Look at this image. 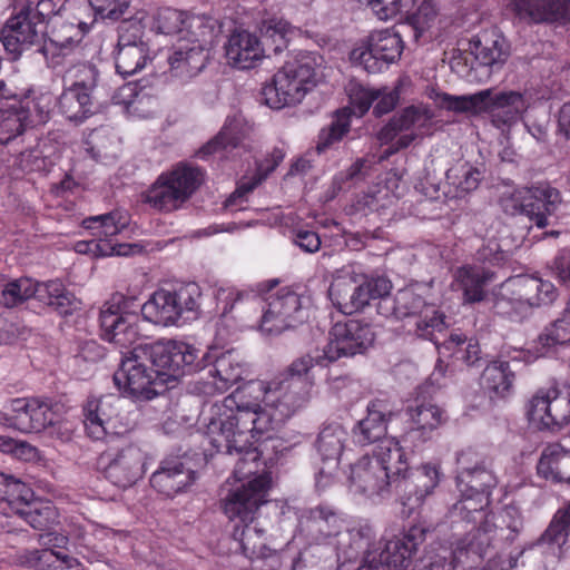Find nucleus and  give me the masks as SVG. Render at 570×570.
<instances>
[{
	"label": "nucleus",
	"mask_w": 570,
	"mask_h": 570,
	"mask_svg": "<svg viewBox=\"0 0 570 570\" xmlns=\"http://www.w3.org/2000/svg\"><path fill=\"white\" fill-rule=\"evenodd\" d=\"M258 396L247 400L244 390H236L213 404L210 433L218 442L236 438L242 444L250 433L272 436L292 415L312 399L313 383L308 380L284 379L258 383Z\"/></svg>",
	"instance_id": "nucleus-1"
},
{
	"label": "nucleus",
	"mask_w": 570,
	"mask_h": 570,
	"mask_svg": "<svg viewBox=\"0 0 570 570\" xmlns=\"http://www.w3.org/2000/svg\"><path fill=\"white\" fill-rule=\"evenodd\" d=\"M321 66L322 58L314 52H298L286 60L263 88L265 104L273 109L299 104L316 87Z\"/></svg>",
	"instance_id": "nucleus-2"
},
{
	"label": "nucleus",
	"mask_w": 570,
	"mask_h": 570,
	"mask_svg": "<svg viewBox=\"0 0 570 570\" xmlns=\"http://www.w3.org/2000/svg\"><path fill=\"white\" fill-rule=\"evenodd\" d=\"M392 285L385 277H367L355 265H345L336 269L328 288L332 304L343 314L351 315L362 311L373 299H381L379 309L391 303L387 297Z\"/></svg>",
	"instance_id": "nucleus-3"
},
{
	"label": "nucleus",
	"mask_w": 570,
	"mask_h": 570,
	"mask_svg": "<svg viewBox=\"0 0 570 570\" xmlns=\"http://www.w3.org/2000/svg\"><path fill=\"white\" fill-rule=\"evenodd\" d=\"M489 505L490 494L485 492L460 493V499L450 513L454 520L465 522L466 528L471 527L463 538L455 541L456 552L465 551L468 557L473 554L483 559L492 547L498 528L493 522V514L488 510Z\"/></svg>",
	"instance_id": "nucleus-4"
},
{
	"label": "nucleus",
	"mask_w": 570,
	"mask_h": 570,
	"mask_svg": "<svg viewBox=\"0 0 570 570\" xmlns=\"http://www.w3.org/2000/svg\"><path fill=\"white\" fill-rule=\"evenodd\" d=\"M205 180L206 174L199 166L180 161L157 177L144 200L156 210L171 213L181 208Z\"/></svg>",
	"instance_id": "nucleus-5"
},
{
	"label": "nucleus",
	"mask_w": 570,
	"mask_h": 570,
	"mask_svg": "<svg viewBox=\"0 0 570 570\" xmlns=\"http://www.w3.org/2000/svg\"><path fill=\"white\" fill-rule=\"evenodd\" d=\"M202 293L191 283L176 291L158 289L141 306L144 318L160 326H177L181 320L197 316Z\"/></svg>",
	"instance_id": "nucleus-6"
},
{
	"label": "nucleus",
	"mask_w": 570,
	"mask_h": 570,
	"mask_svg": "<svg viewBox=\"0 0 570 570\" xmlns=\"http://www.w3.org/2000/svg\"><path fill=\"white\" fill-rule=\"evenodd\" d=\"M558 292L550 281L534 276L518 275L503 282L498 291L494 307L498 313L510 315L530 307L551 304Z\"/></svg>",
	"instance_id": "nucleus-7"
},
{
	"label": "nucleus",
	"mask_w": 570,
	"mask_h": 570,
	"mask_svg": "<svg viewBox=\"0 0 570 570\" xmlns=\"http://www.w3.org/2000/svg\"><path fill=\"white\" fill-rule=\"evenodd\" d=\"M424 538V528L412 525L385 543L368 550L357 570H405Z\"/></svg>",
	"instance_id": "nucleus-8"
},
{
	"label": "nucleus",
	"mask_w": 570,
	"mask_h": 570,
	"mask_svg": "<svg viewBox=\"0 0 570 570\" xmlns=\"http://www.w3.org/2000/svg\"><path fill=\"white\" fill-rule=\"evenodd\" d=\"M120 366L114 374V381L119 391L136 402L150 401L159 394L165 380L147 365L142 357H138L136 347L122 353Z\"/></svg>",
	"instance_id": "nucleus-9"
},
{
	"label": "nucleus",
	"mask_w": 570,
	"mask_h": 570,
	"mask_svg": "<svg viewBox=\"0 0 570 570\" xmlns=\"http://www.w3.org/2000/svg\"><path fill=\"white\" fill-rule=\"evenodd\" d=\"M307 301L289 287L269 293L263 306L259 330L267 334H281L302 324L307 318Z\"/></svg>",
	"instance_id": "nucleus-10"
},
{
	"label": "nucleus",
	"mask_w": 570,
	"mask_h": 570,
	"mask_svg": "<svg viewBox=\"0 0 570 570\" xmlns=\"http://www.w3.org/2000/svg\"><path fill=\"white\" fill-rule=\"evenodd\" d=\"M434 118L433 110L425 104H416L394 115L377 132L381 144H392L395 153L409 147L415 139L429 132Z\"/></svg>",
	"instance_id": "nucleus-11"
},
{
	"label": "nucleus",
	"mask_w": 570,
	"mask_h": 570,
	"mask_svg": "<svg viewBox=\"0 0 570 570\" xmlns=\"http://www.w3.org/2000/svg\"><path fill=\"white\" fill-rule=\"evenodd\" d=\"M434 118L433 110L425 104H416L394 115L377 132L381 144H392L395 153L409 147L415 139L429 132Z\"/></svg>",
	"instance_id": "nucleus-12"
},
{
	"label": "nucleus",
	"mask_w": 570,
	"mask_h": 570,
	"mask_svg": "<svg viewBox=\"0 0 570 570\" xmlns=\"http://www.w3.org/2000/svg\"><path fill=\"white\" fill-rule=\"evenodd\" d=\"M212 417H213V404L210 405L208 412L204 416V445L208 444L213 452H225L229 455L236 454L238 456L233 476L236 481L244 483L258 476L259 465H261V453L254 443L259 441L261 439H269L271 435L263 433H250V436L247 438L246 442L242 444L236 438H228L227 442H218L217 435L214 436L210 433L212 426Z\"/></svg>",
	"instance_id": "nucleus-13"
},
{
	"label": "nucleus",
	"mask_w": 570,
	"mask_h": 570,
	"mask_svg": "<svg viewBox=\"0 0 570 570\" xmlns=\"http://www.w3.org/2000/svg\"><path fill=\"white\" fill-rule=\"evenodd\" d=\"M101 336L120 350H132L138 345L139 316L130 311V301L122 295H115L100 311Z\"/></svg>",
	"instance_id": "nucleus-14"
},
{
	"label": "nucleus",
	"mask_w": 570,
	"mask_h": 570,
	"mask_svg": "<svg viewBox=\"0 0 570 570\" xmlns=\"http://www.w3.org/2000/svg\"><path fill=\"white\" fill-rule=\"evenodd\" d=\"M529 420L540 430H560L570 423V385L540 389L530 400Z\"/></svg>",
	"instance_id": "nucleus-15"
},
{
	"label": "nucleus",
	"mask_w": 570,
	"mask_h": 570,
	"mask_svg": "<svg viewBox=\"0 0 570 570\" xmlns=\"http://www.w3.org/2000/svg\"><path fill=\"white\" fill-rule=\"evenodd\" d=\"M514 209L523 214L538 228L550 224V217L559 209L562 197L549 183H538L530 187L517 188L512 193Z\"/></svg>",
	"instance_id": "nucleus-16"
},
{
	"label": "nucleus",
	"mask_w": 570,
	"mask_h": 570,
	"mask_svg": "<svg viewBox=\"0 0 570 570\" xmlns=\"http://www.w3.org/2000/svg\"><path fill=\"white\" fill-rule=\"evenodd\" d=\"M370 324L361 320L337 322L330 331L328 343L324 347V360L334 362L365 352L374 342Z\"/></svg>",
	"instance_id": "nucleus-17"
},
{
	"label": "nucleus",
	"mask_w": 570,
	"mask_h": 570,
	"mask_svg": "<svg viewBox=\"0 0 570 570\" xmlns=\"http://www.w3.org/2000/svg\"><path fill=\"white\" fill-rule=\"evenodd\" d=\"M268 484L269 479L266 475H258L229 489L223 499V510L226 517L234 524L256 520L258 508L267 501Z\"/></svg>",
	"instance_id": "nucleus-18"
},
{
	"label": "nucleus",
	"mask_w": 570,
	"mask_h": 570,
	"mask_svg": "<svg viewBox=\"0 0 570 570\" xmlns=\"http://www.w3.org/2000/svg\"><path fill=\"white\" fill-rule=\"evenodd\" d=\"M85 26L80 21L68 20L63 16H55L48 21L41 52L49 67L61 66L72 53L86 33Z\"/></svg>",
	"instance_id": "nucleus-19"
},
{
	"label": "nucleus",
	"mask_w": 570,
	"mask_h": 570,
	"mask_svg": "<svg viewBox=\"0 0 570 570\" xmlns=\"http://www.w3.org/2000/svg\"><path fill=\"white\" fill-rule=\"evenodd\" d=\"M455 482L459 493L491 494V490L498 484V478L489 458L473 448H466L456 454Z\"/></svg>",
	"instance_id": "nucleus-20"
},
{
	"label": "nucleus",
	"mask_w": 570,
	"mask_h": 570,
	"mask_svg": "<svg viewBox=\"0 0 570 570\" xmlns=\"http://www.w3.org/2000/svg\"><path fill=\"white\" fill-rule=\"evenodd\" d=\"M346 90L350 106L338 110L331 126L321 131L317 142L320 153L340 141L350 130L351 115L362 117L368 111L376 97L374 88H367L355 82H351Z\"/></svg>",
	"instance_id": "nucleus-21"
},
{
	"label": "nucleus",
	"mask_w": 570,
	"mask_h": 570,
	"mask_svg": "<svg viewBox=\"0 0 570 570\" xmlns=\"http://www.w3.org/2000/svg\"><path fill=\"white\" fill-rule=\"evenodd\" d=\"M106 478L117 487L127 488L142 478L146 471L144 452L134 444L109 449L100 456Z\"/></svg>",
	"instance_id": "nucleus-22"
},
{
	"label": "nucleus",
	"mask_w": 570,
	"mask_h": 570,
	"mask_svg": "<svg viewBox=\"0 0 570 570\" xmlns=\"http://www.w3.org/2000/svg\"><path fill=\"white\" fill-rule=\"evenodd\" d=\"M12 425L24 433H39L59 423L58 405L46 399L19 397L9 402Z\"/></svg>",
	"instance_id": "nucleus-23"
},
{
	"label": "nucleus",
	"mask_w": 570,
	"mask_h": 570,
	"mask_svg": "<svg viewBox=\"0 0 570 570\" xmlns=\"http://www.w3.org/2000/svg\"><path fill=\"white\" fill-rule=\"evenodd\" d=\"M121 399L116 394L89 396L82 405L85 430L89 438L104 440L117 434Z\"/></svg>",
	"instance_id": "nucleus-24"
},
{
	"label": "nucleus",
	"mask_w": 570,
	"mask_h": 570,
	"mask_svg": "<svg viewBox=\"0 0 570 570\" xmlns=\"http://www.w3.org/2000/svg\"><path fill=\"white\" fill-rule=\"evenodd\" d=\"M115 60L117 72L124 77L139 72L150 60L149 48L141 39L138 22H127L121 27Z\"/></svg>",
	"instance_id": "nucleus-25"
},
{
	"label": "nucleus",
	"mask_w": 570,
	"mask_h": 570,
	"mask_svg": "<svg viewBox=\"0 0 570 570\" xmlns=\"http://www.w3.org/2000/svg\"><path fill=\"white\" fill-rule=\"evenodd\" d=\"M392 483L391 474H387L371 455H364L351 465L348 490L355 495L366 499L381 498L389 493Z\"/></svg>",
	"instance_id": "nucleus-26"
},
{
	"label": "nucleus",
	"mask_w": 570,
	"mask_h": 570,
	"mask_svg": "<svg viewBox=\"0 0 570 570\" xmlns=\"http://www.w3.org/2000/svg\"><path fill=\"white\" fill-rule=\"evenodd\" d=\"M570 342V311L564 309L562 315L544 328L539 335L535 351L530 348L504 347L502 356L512 361L531 363L539 357L546 356L557 346H563Z\"/></svg>",
	"instance_id": "nucleus-27"
},
{
	"label": "nucleus",
	"mask_w": 570,
	"mask_h": 570,
	"mask_svg": "<svg viewBox=\"0 0 570 570\" xmlns=\"http://www.w3.org/2000/svg\"><path fill=\"white\" fill-rule=\"evenodd\" d=\"M301 529L311 541L330 544L346 529V520L331 507L318 505L302 515Z\"/></svg>",
	"instance_id": "nucleus-28"
},
{
	"label": "nucleus",
	"mask_w": 570,
	"mask_h": 570,
	"mask_svg": "<svg viewBox=\"0 0 570 570\" xmlns=\"http://www.w3.org/2000/svg\"><path fill=\"white\" fill-rule=\"evenodd\" d=\"M45 36V27L20 6L2 31V43L9 52L20 53L24 48L38 43Z\"/></svg>",
	"instance_id": "nucleus-29"
},
{
	"label": "nucleus",
	"mask_w": 570,
	"mask_h": 570,
	"mask_svg": "<svg viewBox=\"0 0 570 570\" xmlns=\"http://www.w3.org/2000/svg\"><path fill=\"white\" fill-rule=\"evenodd\" d=\"M529 107L527 97L515 90L492 92L483 106L492 124L502 130L515 125Z\"/></svg>",
	"instance_id": "nucleus-30"
},
{
	"label": "nucleus",
	"mask_w": 570,
	"mask_h": 570,
	"mask_svg": "<svg viewBox=\"0 0 570 570\" xmlns=\"http://www.w3.org/2000/svg\"><path fill=\"white\" fill-rule=\"evenodd\" d=\"M225 51L228 63L240 70L256 68L266 57L259 38L247 30H235L225 45Z\"/></svg>",
	"instance_id": "nucleus-31"
},
{
	"label": "nucleus",
	"mask_w": 570,
	"mask_h": 570,
	"mask_svg": "<svg viewBox=\"0 0 570 570\" xmlns=\"http://www.w3.org/2000/svg\"><path fill=\"white\" fill-rule=\"evenodd\" d=\"M521 18L532 22H552L570 16V0H509Z\"/></svg>",
	"instance_id": "nucleus-32"
},
{
	"label": "nucleus",
	"mask_w": 570,
	"mask_h": 570,
	"mask_svg": "<svg viewBox=\"0 0 570 570\" xmlns=\"http://www.w3.org/2000/svg\"><path fill=\"white\" fill-rule=\"evenodd\" d=\"M346 440L347 432L340 424H328L322 429L316 440V450L323 462L321 476H330L337 469Z\"/></svg>",
	"instance_id": "nucleus-33"
},
{
	"label": "nucleus",
	"mask_w": 570,
	"mask_h": 570,
	"mask_svg": "<svg viewBox=\"0 0 570 570\" xmlns=\"http://www.w3.org/2000/svg\"><path fill=\"white\" fill-rule=\"evenodd\" d=\"M249 130L250 127L242 115L228 116L220 131L199 149V157H223L225 151L237 147Z\"/></svg>",
	"instance_id": "nucleus-34"
},
{
	"label": "nucleus",
	"mask_w": 570,
	"mask_h": 570,
	"mask_svg": "<svg viewBox=\"0 0 570 570\" xmlns=\"http://www.w3.org/2000/svg\"><path fill=\"white\" fill-rule=\"evenodd\" d=\"M389 414L390 411L384 401H372L367 405L366 416L360 420L353 429L354 442L362 446L381 442L387 431Z\"/></svg>",
	"instance_id": "nucleus-35"
},
{
	"label": "nucleus",
	"mask_w": 570,
	"mask_h": 570,
	"mask_svg": "<svg viewBox=\"0 0 570 570\" xmlns=\"http://www.w3.org/2000/svg\"><path fill=\"white\" fill-rule=\"evenodd\" d=\"M177 345L178 341L161 340L153 344H138L135 347L138 357L149 362L159 374V380H165L163 376L177 377Z\"/></svg>",
	"instance_id": "nucleus-36"
},
{
	"label": "nucleus",
	"mask_w": 570,
	"mask_h": 570,
	"mask_svg": "<svg viewBox=\"0 0 570 570\" xmlns=\"http://www.w3.org/2000/svg\"><path fill=\"white\" fill-rule=\"evenodd\" d=\"M209 53L195 48L189 41L178 38L173 53L168 57L170 71L175 77L188 79L198 75L206 66Z\"/></svg>",
	"instance_id": "nucleus-37"
},
{
	"label": "nucleus",
	"mask_w": 570,
	"mask_h": 570,
	"mask_svg": "<svg viewBox=\"0 0 570 570\" xmlns=\"http://www.w3.org/2000/svg\"><path fill=\"white\" fill-rule=\"evenodd\" d=\"M195 479V473L185 469L183 463L171 461L164 462L163 465L153 473L150 483L154 489L164 495L174 497L189 487Z\"/></svg>",
	"instance_id": "nucleus-38"
},
{
	"label": "nucleus",
	"mask_w": 570,
	"mask_h": 570,
	"mask_svg": "<svg viewBox=\"0 0 570 570\" xmlns=\"http://www.w3.org/2000/svg\"><path fill=\"white\" fill-rule=\"evenodd\" d=\"M375 462L391 474V481L404 479L409 471L406 453L394 438L383 439L373 450L371 455Z\"/></svg>",
	"instance_id": "nucleus-39"
},
{
	"label": "nucleus",
	"mask_w": 570,
	"mask_h": 570,
	"mask_svg": "<svg viewBox=\"0 0 570 570\" xmlns=\"http://www.w3.org/2000/svg\"><path fill=\"white\" fill-rule=\"evenodd\" d=\"M538 473L547 480L570 482V451L560 444L544 448L538 462Z\"/></svg>",
	"instance_id": "nucleus-40"
},
{
	"label": "nucleus",
	"mask_w": 570,
	"mask_h": 570,
	"mask_svg": "<svg viewBox=\"0 0 570 570\" xmlns=\"http://www.w3.org/2000/svg\"><path fill=\"white\" fill-rule=\"evenodd\" d=\"M471 51L483 66H494L505 61L508 51L505 39L495 30H485L471 41Z\"/></svg>",
	"instance_id": "nucleus-41"
},
{
	"label": "nucleus",
	"mask_w": 570,
	"mask_h": 570,
	"mask_svg": "<svg viewBox=\"0 0 570 570\" xmlns=\"http://www.w3.org/2000/svg\"><path fill=\"white\" fill-rule=\"evenodd\" d=\"M491 277L479 266H462L454 272L452 285L462 291L464 302L475 303L484 298V285Z\"/></svg>",
	"instance_id": "nucleus-42"
},
{
	"label": "nucleus",
	"mask_w": 570,
	"mask_h": 570,
	"mask_svg": "<svg viewBox=\"0 0 570 570\" xmlns=\"http://www.w3.org/2000/svg\"><path fill=\"white\" fill-rule=\"evenodd\" d=\"M214 357L213 385L216 391L225 392L242 380L245 373V364L235 351H226Z\"/></svg>",
	"instance_id": "nucleus-43"
},
{
	"label": "nucleus",
	"mask_w": 570,
	"mask_h": 570,
	"mask_svg": "<svg viewBox=\"0 0 570 570\" xmlns=\"http://www.w3.org/2000/svg\"><path fill=\"white\" fill-rule=\"evenodd\" d=\"M185 26L179 39L189 41L193 47L202 48L209 53L219 35L216 20L205 16H191L188 17Z\"/></svg>",
	"instance_id": "nucleus-44"
},
{
	"label": "nucleus",
	"mask_w": 570,
	"mask_h": 570,
	"mask_svg": "<svg viewBox=\"0 0 570 570\" xmlns=\"http://www.w3.org/2000/svg\"><path fill=\"white\" fill-rule=\"evenodd\" d=\"M19 561L36 570H82L76 558L50 549L27 551L19 557Z\"/></svg>",
	"instance_id": "nucleus-45"
},
{
	"label": "nucleus",
	"mask_w": 570,
	"mask_h": 570,
	"mask_svg": "<svg viewBox=\"0 0 570 570\" xmlns=\"http://www.w3.org/2000/svg\"><path fill=\"white\" fill-rule=\"evenodd\" d=\"M19 500L9 509L8 515H18L36 530H45L57 519L55 507L49 502Z\"/></svg>",
	"instance_id": "nucleus-46"
},
{
	"label": "nucleus",
	"mask_w": 570,
	"mask_h": 570,
	"mask_svg": "<svg viewBox=\"0 0 570 570\" xmlns=\"http://www.w3.org/2000/svg\"><path fill=\"white\" fill-rule=\"evenodd\" d=\"M233 539L238 542L242 553L249 559L267 556L265 531L257 520L234 524Z\"/></svg>",
	"instance_id": "nucleus-47"
},
{
	"label": "nucleus",
	"mask_w": 570,
	"mask_h": 570,
	"mask_svg": "<svg viewBox=\"0 0 570 570\" xmlns=\"http://www.w3.org/2000/svg\"><path fill=\"white\" fill-rule=\"evenodd\" d=\"M129 224V215L124 209H115L110 213L87 217L82 226L91 232L99 240H108L118 235Z\"/></svg>",
	"instance_id": "nucleus-48"
},
{
	"label": "nucleus",
	"mask_w": 570,
	"mask_h": 570,
	"mask_svg": "<svg viewBox=\"0 0 570 570\" xmlns=\"http://www.w3.org/2000/svg\"><path fill=\"white\" fill-rule=\"evenodd\" d=\"M445 178L454 196L464 197L479 187L483 173L468 161H459L448 169Z\"/></svg>",
	"instance_id": "nucleus-49"
},
{
	"label": "nucleus",
	"mask_w": 570,
	"mask_h": 570,
	"mask_svg": "<svg viewBox=\"0 0 570 570\" xmlns=\"http://www.w3.org/2000/svg\"><path fill=\"white\" fill-rule=\"evenodd\" d=\"M426 289V286L422 284H415L400 289L393 299L391 314L400 320L412 316L417 317L424 312L425 307L430 306L423 297Z\"/></svg>",
	"instance_id": "nucleus-50"
},
{
	"label": "nucleus",
	"mask_w": 570,
	"mask_h": 570,
	"mask_svg": "<svg viewBox=\"0 0 570 570\" xmlns=\"http://www.w3.org/2000/svg\"><path fill=\"white\" fill-rule=\"evenodd\" d=\"M409 415L415 425L413 432H420L424 438L446 421L444 410L432 401L425 400H416L415 404L409 409Z\"/></svg>",
	"instance_id": "nucleus-51"
},
{
	"label": "nucleus",
	"mask_w": 570,
	"mask_h": 570,
	"mask_svg": "<svg viewBox=\"0 0 570 570\" xmlns=\"http://www.w3.org/2000/svg\"><path fill=\"white\" fill-rule=\"evenodd\" d=\"M491 95L490 89L481 90L470 96H452L445 92L431 90L429 97L441 108L455 112H480Z\"/></svg>",
	"instance_id": "nucleus-52"
},
{
	"label": "nucleus",
	"mask_w": 570,
	"mask_h": 570,
	"mask_svg": "<svg viewBox=\"0 0 570 570\" xmlns=\"http://www.w3.org/2000/svg\"><path fill=\"white\" fill-rule=\"evenodd\" d=\"M29 117L20 100H13L8 107L0 106V142L8 144L20 136L29 126Z\"/></svg>",
	"instance_id": "nucleus-53"
},
{
	"label": "nucleus",
	"mask_w": 570,
	"mask_h": 570,
	"mask_svg": "<svg viewBox=\"0 0 570 570\" xmlns=\"http://www.w3.org/2000/svg\"><path fill=\"white\" fill-rule=\"evenodd\" d=\"M514 374L509 367V363L503 360H497L487 365L481 376L482 386L493 393L495 396L503 397L512 389Z\"/></svg>",
	"instance_id": "nucleus-54"
},
{
	"label": "nucleus",
	"mask_w": 570,
	"mask_h": 570,
	"mask_svg": "<svg viewBox=\"0 0 570 570\" xmlns=\"http://www.w3.org/2000/svg\"><path fill=\"white\" fill-rule=\"evenodd\" d=\"M439 483V469L435 465H423L415 475V491L412 495L410 484L404 482L405 489H409L410 495L402 501L404 507L409 508V514L419 508L426 495H429Z\"/></svg>",
	"instance_id": "nucleus-55"
},
{
	"label": "nucleus",
	"mask_w": 570,
	"mask_h": 570,
	"mask_svg": "<svg viewBox=\"0 0 570 570\" xmlns=\"http://www.w3.org/2000/svg\"><path fill=\"white\" fill-rule=\"evenodd\" d=\"M58 107L68 120L80 122L90 114L91 96H88L85 91L63 86Z\"/></svg>",
	"instance_id": "nucleus-56"
},
{
	"label": "nucleus",
	"mask_w": 570,
	"mask_h": 570,
	"mask_svg": "<svg viewBox=\"0 0 570 570\" xmlns=\"http://www.w3.org/2000/svg\"><path fill=\"white\" fill-rule=\"evenodd\" d=\"M213 360L212 352H203L194 345L178 341L177 345V376L191 374L204 370Z\"/></svg>",
	"instance_id": "nucleus-57"
},
{
	"label": "nucleus",
	"mask_w": 570,
	"mask_h": 570,
	"mask_svg": "<svg viewBox=\"0 0 570 570\" xmlns=\"http://www.w3.org/2000/svg\"><path fill=\"white\" fill-rule=\"evenodd\" d=\"M440 355L451 356L461 360L468 365H473L480 358V346L478 342L469 340L461 334H451L439 347Z\"/></svg>",
	"instance_id": "nucleus-58"
},
{
	"label": "nucleus",
	"mask_w": 570,
	"mask_h": 570,
	"mask_svg": "<svg viewBox=\"0 0 570 570\" xmlns=\"http://www.w3.org/2000/svg\"><path fill=\"white\" fill-rule=\"evenodd\" d=\"M370 40L373 45L374 53L377 55L384 67L400 58L403 50V41L397 33L389 30L379 31L371 35Z\"/></svg>",
	"instance_id": "nucleus-59"
},
{
	"label": "nucleus",
	"mask_w": 570,
	"mask_h": 570,
	"mask_svg": "<svg viewBox=\"0 0 570 570\" xmlns=\"http://www.w3.org/2000/svg\"><path fill=\"white\" fill-rule=\"evenodd\" d=\"M518 244L510 237L508 227L500 230V239L489 238L487 245L479 250L480 259L492 264H501L509 259Z\"/></svg>",
	"instance_id": "nucleus-60"
},
{
	"label": "nucleus",
	"mask_w": 570,
	"mask_h": 570,
	"mask_svg": "<svg viewBox=\"0 0 570 570\" xmlns=\"http://www.w3.org/2000/svg\"><path fill=\"white\" fill-rule=\"evenodd\" d=\"M63 86L81 90L91 96L97 86L98 70L91 63H78L68 68L62 77Z\"/></svg>",
	"instance_id": "nucleus-61"
},
{
	"label": "nucleus",
	"mask_w": 570,
	"mask_h": 570,
	"mask_svg": "<svg viewBox=\"0 0 570 570\" xmlns=\"http://www.w3.org/2000/svg\"><path fill=\"white\" fill-rule=\"evenodd\" d=\"M446 328L445 316L438 311L433 305L425 307L424 312L417 316L415 322L416 335L433 341L439 348L442 343H439L436 334H441Z\"/></svg>",
	"instance_id": "nucleus-62"
},
{
	"label": "nucleus",
	"mask_w": 570,
	"mask_h": 570,
	"mask_svg": "<svg viewBox=\"0 0 570 570\" xmlns=\"http://www.w3.org/2000/svg\"><path fill=\"white\" fill-rule=\"evenodd\" d=\"M570 535V503L559 510L541 537L543 544L560 550L568 542Z\"/></svg>",
	"instance_id": "nucleus-63"
},
{
	"label": "nucleus",
	"mask_w": 570,
	"mask_h": 570,
	"mask_svg": "<svg viewBox=\"0 0 570 570\" xmlns=\"http://www.w3.org/2000/svg\"><path fill=\"white\" fill-rule=\"evenodd\" d=\"M261 32L266 39L271 41V49L274 52H279L286 48L288 39L295 32V28L282 18H269L263 20L261 23Z\"/></svg>",
	"instance_id": "nucleus-64"
}]
</instances>
